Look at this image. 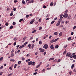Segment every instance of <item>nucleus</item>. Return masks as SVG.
<instances>
[{"label": "nucleus", "mask_w": 76, "mask_h": 76, "mask_svg": "<svg viewBox=\"0 0 76 76\" xmlns=\"http://www.w3.org/2000/svg\"><path fill=\"white\" fill-rule=\"evenodd\" d=\"M22 60H23V61L25 60V58H22Z\"/></svg>", "instance_id": "56"}, {"label": "nucleus", "mask_w": 76, "mask_h": 76, "mask_svg": "<svg viewBox=\"0 0 76 76\" xmlns=\"http://www.w3.org/2000/svg\"><path fill=\"white\" fill-rule=\"evenodd\" d=\"M14 3H16V2H17L18 1L17 0L14 1Z\"/></svg>", "instance_id": "58"}, {"label": "nucleus", "mask_w": 76, "mask_h": 76, "mask_svg": "<svg viewBox=\"0 0 76 76\" xmlns=\"http://www.w3.org/2000/svg\"><path fill=\"white\" fill-rule=\"evenodd\" d=\"M41 18H40L39 20V22H41Z\"/></svg>", "instance_id": "49"}, {"label": "nucleus", "mask_w": 76, "mask_h": 76, "mask_svg": "<svg viewBox=\"0 0 76 76\" xmlns=\"http://www.w3.org/2000/svg\"><path fill=\"white\" fill-rule=\"evenodd\" d=\"M34 0H31V1H30L28 2V3H34Z\"/></svg>", "instance_id": "6"}, {"label": "nucleus", "mask_w": 76, "mask_h": 76, "mask_svg": "<svg viewBox=\"0 0 76 76\" xmlns=\"http://www.w3.org/2000/svg\"><path fill=\"white\" fill-rule=\"evenodd\" d=\"M3 60V57H1L0 58V61H2V60Z\"/></svg>", "instance_id": "27"}, {"label": "nucleus", "mask_w": 76, "mask_h": 76, "mask_svg": "<svg viewBox=\"0 0 76 76\" xmlns=\"http://www.w3.org/2000/svg\"><path fill=\"white\" fill-rule=\"evenodd\" d=\"M9 69L10 70H12V68L11 67H10Z\"/></svg>", "instance_id": "61"}, {"label": "nucleus", "mask_w": 76, "mask_h": 76, "mask_svg": "<svg viewBox=\"0 0 76 76\" xmlns=\"http://www.w3.org/2000/svg\"><path fill=\"white\" fill-rule=\"evenodd\" d=\"M60 61H61V60L60 59L58 60L57 61V63H59V62H60Z\"/></svg>", "instance_id": "52"}, {"label": "nucleus", "mask_w": 76, "mask_h": 76, "mask_svg": "<svg viewBox=\"0 0 76 76\" xmlns=\"http://www.w3.org/2000/svg\"><path fill=\"white\" fill-rule=\"evenodd\" d=\"M48 45L45 44L44 45L43 48L45 49H47V48H48Z\"/></svg>", "instance_id": "3"}, {"label": "nucleus", "mask_w": 76, "mask_h": 76, "mask_svg": "<svg viewBox=\"0 0 76 76\" xmlns=\"http://www.w3.org/2000/svg\"><path fill=\"white\" fill-rule=\"evenodd\" d=\"M23 47H24V45H23L21 46H20L19 48H20V49H21V48H22Z\"/></svg>", "instance_id": "7"}, {"label": "nucleus", "mask_w": 76, "mask_h": 76, "mask_svg": "<svg viewBox=\"0 0 76 76\" xmlns=\"http://www.w3.org/2000/svg\"><path fill=\"white\" fill-rule=\"evenodd\" d=\"M34 44H32L31 46V48L32 49H33L34 48Z\"/></svg>", "instance_id": "19"}, {"label": "nucleus", "mask_w": 76, "mask_h": 76, "mask_svg": "<svg viewBox=\"0 0 76 76\" xmlns=\"http://www.w3.org/2000/svg\"><path fill=\"white\" fill-rule=\"evenodd\" d=\"M43 8H47V7L45 5H44L43 6Z\"/></svg>", "instance_id": "41"}, {"label": "nucleus", "mask_w": 76, "mask_h": 76, "mask_svg": "<svg viewBox=\"0 0 76 76\" xmlns=\"http://www.w3.org/2000/svg\"><path fill=\"white\" fill-rule=\"evenodd\" d=\"M20 50H18V51L17 52L18 53H20Z\"/></svg>", "instance_id": "51"}, {"label": "nucleus", "mask_w": 76, "mask_h": 76, "mask_svg": "<svg viewBox=\"0 0 76 76\" xmlns=\"http://www.w3.org/2000/svg\"><path fill=\"white\" fill-rule=\"evenodd\" d=\"M31 65H34V66H35V62H32Z\"/></svg>", "instance_id": "15"}, {"label": "nucleus", "mask_w": 76, "mask_h": 76, "mask_svg": "<svg viewBox=\"0 0 76 76\" xmlns=\"http://www.w3.org/2000/svg\"><path fill=\"white\" fill-rule=\"evenodd\" d=\"M27 43H28L27 42H26L24 44V45H26V44H27Z\"/></svg>", "instance_id": "55"}, {"label": "nucleus", "mask_w": 76, "mask_h": 76, "mask_svg": "<svg viewBox=\"0 0 76 76\" xmlns=\"http://www.w3.org/2000/svg\"><path fill=\"white\" fill-rule=\"evenodd\" d=\"M11 75H12V73L9 74L7 76H11Z\"/></svg>", "instance_id": "42"}, {"label": "nucleus", "mask_w": 76, "mask_h": 76, "mask_svg": "<svg viewBox=\"0 0 76 76\" xmlns=\"http://www.w3.org/2000/svg\"><path fill=\"white\" fill-rule=\"evenodd\" d=\"M21 63H22V61H19L18 62V64H20Z\"/></svg>", "instance_id": "23"}, {"label": "nucleus", "mask_w": 76, "mask_h": 76, "mask_svg": "<svg viewBox=\"0 0 76 76\" xmlns=\"http://www.w3.org/2000/svg\"><path fill=\"white\" fill-rule=\"evenodd\" d=\"M72 56H75V53H72Z\"/></svg>", "instance_id": "57"}, {"label": "nucleus", "mask_w": 76, "mask_h": 76, "mask_svg": "<svg viewBox=\"0 0 76 76\" xmlns=\"http://www.w3.org/2000/svg\"><path fill=\"white\" fill-rule=\"evenodd\" d=\"M37 72H35L34 73V75H37Z\"/></svg>", "instance_id": "63"}, {"label": "nucleus", "mask_w": 76, "mask_h": 76, "mask_svg": "<svg viewBox=\"0 0 76 76\" xmlns=\"http://www.w3.org/2000/svg\"><path fill=\"white\" fill-rule=\"evenodd\" d=\"M50 48H51V50H53L54 48V47L53 46V45H52L50 46Z\"/></svg>", "instance_id": "5"}, {"label": "nucleus", "mask_w": 76, "mask_h": 76, "mask_svg": "<svg viewBox=\"0 0 76 76\" xmlns=\"http://www.w3.org/2000/svg\"><path fill=\"white\" fill-rule=\"evenodd\" d=\"M45 51V50H44V49H42V50H40V52L41 53L42 52V53H44Z\"/></svg>", "instance_id": "9"}, {"label": "nucleus", "mask_w": 76, "mask_h": 76, "mask_svg": "<svg viewBox=\"0 0 76 76\" xmlns=\"http://www.w3.org/2000/svg\"><path fill=\"white\" fill-rule=\"evenodd\" d=\"M55 22V21H52L51 22V24H53V23H54Z\"/></svg>", "instance_id": "35"}, {"label": "nucleus", "mask_w": 76, "mask_h": 76, "mask_svg": "<svg viewBox=\"0 0 76 76\" xmlns=\"http://www.w3.org/2000/svg\"><path fill=\"white\" fill-rule=\"evenodd\" d=\"M38 55V52H36V53H35V55L36 56H37V55Z\"/></svg>", "instance_id": "54"}, {"label": "nucleus", "mask_w": 76, "mask_h": 76, "mask_svg": "<svg viewBox=\"0 0 76 76\" xmlns=\"http://www.w3.org/2000/svg\"><path fill=\"white\" fill-rule=\"evenodd\" d=\"M50 42H51V43H53L54 42V40L53 39L52 40L50 41Z\"/></svg>", "instance_id": "17"}, {"label": "nucleus", "mask_w": 76, "mask_h": 76, "mask_svg": "<svg viewBox=\"0 0 76 76\" xmlns=\"http://www.w3.org/2000/svg\"><path fill=\"white\" fill-rule=\"evenodd\" d=\"M67 39L68 41H70V39L71 40H72V39H71V37H69V38Z\"/></svg>", "instance_id": "28"}, {"label": "nucleus", "mask_w": 76, "mask_h": 76, "mask_svg": "<svg viewBox=\"0 0 76 76\" xmlns=\"http://www.w3.org/2000/svg\"><path fill=\"white\" fill-rule=\"evenodd\" d=\"M49 16H50V15L48 14L46 16V18H48Z\"/></svg>", "instance_id": "50"}, {"label": "nucleus", "mask_w": 76, "mask_h": 76, "mask_svg": "<svg viewBox=\"0 0 76 76\" xmlns=\"http://www.w3.org/2000/svg\"><path fill=\"white\" fill-rule=\"evenodd\" d=\"M13 24L14 25H16V23L15 22H13Z\"/></svg>", "instance_id": "43"}, {"label": "nucleus", "mask_w": 76, "mask_h": 76, "mask_svg": "<svg viewBox=\"0 0 76 76\" xmlns=\"http://www.w3.org/2000/svg\"><path fill=\"white\" fill-rule=\"evenodd\" d=\"M40 66V65L39 64L36 67V68H38V67H39Z\"/></svg>", "instance_id": "30"}, {"label": "nucleus", "mask_w": 76, "mask_h": 76, "mask_svg": "<svg viewBox=\"0 0 76 76\" xmlns=\"http://www.w3.org/2000/svg\"><path fill=\"white\" fill-rule=\"evenodd\" d=\"M61 22V21H58V23L56 25V26H58V25H60Z\"/></svg>", "instance_id": "4"}, {"label": "nucleus", "mask_w": 76, "mask_h": 76, "mask_svg": "<svg viewBox=\"0 0 76 76\" xmlns=\"http://www.w3.org/2000/svg\"><path fill=\"white\" fill-rule=\"evenodd\" d=\"M39 44L40 45L42 44V41H40L39 42Z\"/></svg>", "instance_id": "20"}, {"label": "nucleus", "mask_w": 76, "mask_h": 76, "mask_svg": "<svg viewBox=\"0 0 76 76\" xmlns=\"http://www.w3.org/2000/svg\"><path fill=\"white\" fill-rule=\"evenodd\" d=\"M31 60V59H29L28 60H26V61L28 62V61H29Z\"/></svg>", "instance_id": "37"}, {"label": "nucleus", "mask_w": 76, "mask_h": 76, "mask_svg": "<svg viewBox=\"0 0 76 76\" xmlns=\"http://www.w3.org/2000/svg\"><path fill=\"white\" fill-rule=\"evenodd\" d=\"M42 27H40L39 28V30H41V29H42Z\"/></svg>", "instance_id": "44"}, {"label": "nucleus", "mask_w": 76, "mask_h": 76, "mask_svg": "<svg viewBox=\"0 0 76 76\" xmlns=\"http://www.w3.org/2000/svg\"><path fill=\"white\" fill-rule=\"evenodd\" d=\"M63 35V33H62V32H61L59 34V37H61V35Z\"/></svg>", "instance_id": "8"}, {"label": "nucleus", "mask_w": 76, "mask_h": 76, "mask_svg": "<svg viewBox=\"0 0 76 76\" xmlns=\"http://www.w3.org/2000/svg\"><path fill=\"white\" fill-rule=\"evenodd\" d=\"M32 64V61H30L28 62V65H31V64Z\"/></svg>", "instance_id": "13"}, {"label": "nucleus", "mask_w": 76, "mask_h": 76, "mask_svg": "<svg viewBox=\"0 0 76 76\" xmlns=\"http://www.w3.org/2000/svg\"><path fill=\"white\" fill-rule=\"evenodd\" d=\"M51 60H54V58H51Z\"/></svg>", "instance_id": "59"}, {"label": "nucleus", "mask_w": 76, "mask_h": 76, "mask_svg": "<svg viewBox=\"0 0 76 76\" xmlns=\"http://www.w3.org/2000/svg\"><path fill=\"white\" fill-rule=\"evenodd\" d=\"M76 26H75L73 28V29H76Z\"/></svg>", "instance_id": "39"}, {"label": "nucleus", "mask_w": 76, "mask_h": 76, "mask_svg": "<svg viewBox=\"0 0 76 76\" xmlns=\"http://www.w3.org/2000/svg\"><path fill=\"white\" fill-rule=\"evenodd\" d=\"M73 34H74L73 32H72L71 34V35H73Z\"/></svg>", "instance_id": "62"}, {"label": "nucleus", "mask_w": 76, "mask_h": 76, "mask_svg": "<svg viewBox=\"0 0 76 76\" xmlns=\"http://www.w3.org/2000/svg\"><path fill=\"white\" fill-rule=\"evenodd\" d=\"M36 32V30H34V31H32V33L33 34H34V33H35Z\"/></svg>", "instance_id": "33"}, {"label": "nucleus", "mask_w": 76, "mask_h": 76, "mask_svg": "<svg viewBox=\"0 0 76 76\" xmlns=\"http://www.w3.org/2000/svg\"><path fill=\"white\" fill-rule=\"evenodd\" d=\"M68 22H69V21H66V22H65V23H68Z\"/></svg>", "instance_id": "64"}, {"label": "nucleus", "mask_w": 76, "mask_h": 76, "mask_svg": "<svg viewBox=\"0 0 76 76\" xmlns=\"http://www.w3.org/2000/svg\"><path fill=\"white\" fill-rule=\"evenodd\" d=\"M26 18H29V15H27L26 16Z\"/></svg>", "instance_id": "53"}, {"label": "nucleus", "mask_w": 76, "mask_h": 76, "mask_svg": "<svg viewBox=\"0 0 76 76\" xmlns=\"http://www.w3.org/2000/svg\"><path fill=\"white\" fill-rule=\"evenodd\" d=\"M13 11H11V13L10 14V16H13Z\"/></svg>", "instance_id": "11"}, {"label": "nucleus", "mask_w": 76, "mask_h": 76, "mask_svg": "<svg viewBox=\"0 0 76 76\" xmlns=\"http://www.w3.org/2000/svg\"><path fill=\"white\" fill-rule=\"evenodd\" d=\"M2 74H3V72H1L0 73V76H1V75H2Z\"/></svg>", "instance_id": "60"}, {"label": "nucleus", "mask_w": 76, "mask_h": 76, "mask_svg": "<svg viewBox=\"0 0 76 76\" xmlns=\"http://www.w3.org/2000/svg\"><path fill=\"white\" fill-rule=\"evenodd\" d=\"M45 72V69H43L42 70V73H43V72Z\"/></svg>", "instance_id": "25"}, {"label": "nucleus", "mask_w": 76, "mask_h": 76, "mask_svg": "<svg viewBox=\"0 0 76 76\" xmlns=\"http://www.w3.org/2000/svg\"><path fill=\"white\" fill-rule=\"evenodd\" d=\"M72 57L73 58H74V59H76V55H75L74 56H72Z\"/></svg>", "instance_id": "16"}, {"label": "nucleus", "mask_w": 76, "mask_h": 76, "mask_svg": "<svg viewBox=\"0 0 76 76\" xmlns=\"http://www.w3.org/2000/svg\"><path fill=\"white\" fill-rule=\"evenodd\" d=\"M68 16H69V15H68L67 13H64V15H63V17H64V18H67Z\"/></svg>", "instance_id": "2"}, {"label": "nucleus", "mask_w": 76, "mask_h": 76, "mask_svg": "<svg viewBox=\"0 0 76 76\" xmlns=\"http://www.w3.org/2000/svg\"><path fill=\"white\" fill-rule=\"evenodd\" d=\"M66 51H65L64 53H63V54L64 55V54H66Z\"/></svg>", "instance_id": "47"}, {"label": "nucleus", "mask_w": 76, "mask_h": 76, "mask_svg": "<svg viewBox=\"0 0 76 76\" xmlns=\"http://www.w3.org/2000/svg\"><path fill=\"white\" fill-rule=\"evenodd\" d=\"M22 3L23 4H25V2L24 0H23L22 1Z\"/></svg>", "instance_id": "24"}, {"label": "nucleus", "mask_w": 76, "mask_h": 76, "mask_svg": "<svg viewBox=\"0 0 76 76\" xmlns=\"http://www.w3.org/2000/svg\"><path fill=\"white\" fill-rule=\"evenodd\" d=\"M16 42H15L14 43V46H15V45H16Z\"/></svg>", "instance_id": "48"}, {"label": "nucleus", "mask_w": 76, "mask_h": 76, "mask_svg": "<svg viewBox=\"0 0 76 76\" xmlns=\"http://www.w3.org/2000/svg\"><path fill=\"white\" fill-rule=\"evenodd\" d=\"M3 68V66L2 65L1 66L0 69H2Z\"/></svg>", "instance_id": "38"}, {"label": "nucleus", "mask_w": 76, "mask_h": 76, "mask_svg": "<svg viewBox=\"0 0 76 76\" xmlns=\"http://www.w3.org/2000/svg\"><path fill=\"white\" fill-rule=\"evenodd\" d=\"M74 66H75V64H73L72 65V66H71L72 69H73Z\"/></svg>", "instance_id": "18"}, {"label": "nucleus", "mask_w": 76, "mask_h": 76, "mask_svg": "<svg viewBox=\"0 0 76 76\" xmlns=\"http://www.w3.org/2000/svg\"><path fill=\"white\" fill-rule=\"evenodd\" d=\"M22 21H23V18L21 19L20 20L19 22H21Z\"/></svg>", "instance_id": "10"}, {"label": "nucleus", "mask_w": 76, "mask_h": 76, "mask_svg": "<svg viewBox=\"0 0 76 76\" xmlns=\"http://www.w3.org/2000/svg\"><path fill=\"white\" fill-rule=\"evenodd\" d=\"M13 10L14 11H15V10H16V8H14Z\"/></svg>", "instance_id": "46"}, {"label": "nucleus", "mask_w": 76, "mask_h": 76, "mask_svg": "<svg viewBox=\"0 0 76 76\" xmlns=\"http://www.w3.org/2000/svg\"><path fill=\"white\" fill-rule=\"evenodd\" d=\"M71 17H70V16L68 17L67 19H71Z\"/></svg>", "instance_id": "40"}, {"label": "nucleus", "mask_w": 76, "mask_h": 76, "mask_svg": "<svg viewBox=\"0 0 76 76\" xmlns=\"http://www.w3.org/2000/svg\"><path fill=\"white\" fill-rule=\"evenodd\" d=\"M16 66H17V64H16L15 65L14 69H15V68H16Z\"/></svg>", "instance_id": "36"}, {"label": "nucleus", "mask_w": 76, "mask_h": 76, "mask_svg": "<svg viewBox=\"0 0 76 76\" xmlns=\"http://www.w3.org/2000/svg\"><path fill=\"white\" fill-rule=\"evenodd\" d=\"M13 56H14V54H13V53H12L11 54V57H13Z\"/></svg>", "instance_id": "22"}, {"label": "nucleus", "mask_w": 76, "mask_h": 76, "mask_svg": "<svg viewBox=\"0 0 76 76\" xmlns=\"http://www.w3.org/2000/svg\"><path fill=\"white\" fill-rule=\"evenodd\" d=\"M66 57H70V58H72V53H70V52H69L66 55Z\"/></svg>", "instance_id": "1"}, {"label": "nucleus", "mask_w": 76, "mask_h": 76, "mask_svg": "<svg viewBox=\"0 0 76 76\" xmlns=\"http://www.w3.org/2000/svg\"><path fill=\"white\" fill-rule=\"evenodd\" d=\"M15 61V60L14 59H11L10 60V61Z\"/></svg>", "instance_id": "29"}, {"label": "nucleus", "mask_w": 76, "mask_h": 76, "mask_svg": "<svg viewBox=\"0 0 76 76\" xmlns=\"http://www.w3.org/2000/svg\"><path fill=\"white\" fill-rule=\"evenodd\" d=\"M53 4H54V3L52 2L50 4V6H53Z\"/></svg>", "instance_id": "14"}, {"label": "nucleus", "mask_w": 76, "mask_h": 76, "mask_svg": "<svg viewBox=\"0 0 76 76\" xmlns=\"http://www.w3.org/2000/svg\"><path fill=\"white\" fill-rule=\"evenodd\" d=\"M46 53H47V52H44V53H43L44 56H45V55L46 54Z\"/></svg>", "instance_id": "45"}, {"label": "nucleus", "mask_w": 76, "mask_h": 76, "mask_svg": "<svg viewBox=\"0 0 76 76\" xmlns=\"http://www.w3.org/2000/svg\"><path fill=\"white\" fill-rule=\"evenodd\" d=\"M75 42H74L72 44V46L73 47L75 45Z\"/></svg>", "instance_id": "32"}, {"label": "nucleus", "mask_w": 76, "mask_h": 76, "mask_svg": "<svg viewBox=\"0 0 76 76\" xmlns=\"http://www.w3.org/2000/svg\"><path fill=\"white\" fill-rule=\"evenodd\" d=\"M5 25H6V26H8V25H9V23H6Z\"/></svg>", "instance_id": "26"}, {"label": "nucleus", "mask_w": 76, "mask_h": 76, "mask_svg": "<svg viewBox=\"0 0 76 76\" xmlns=\"http://www.w3.org/2000/svg\"><path fill=\"white\" fill-rule=\"evenodd\" d=\"M58 34V33L57 32H55L54 33V34L55 35H57Z\"/></svg>", "instance_id": "21"}, {"label": "nucleus", "mask_w": 76, "mask_h": 76, "mask_svg": "<svg viewBox=\"0 0 76 76\" xmlns=\"http://www.w3.org/2000/svg\"><path fill=\"white\" fill-rule=\"evenodd\" d=\"M63 19V17L61 16L60 18V20H62V19Z\"/></svg>", "instance_id": "31"}, {"label": "nucleus", "mask_w": 76, "mask_h": 76, "mask_svg": "<svg viewBox=\"0 0 76 76\" xmlns=\"http://www.w3.org/2000/svg\"><path fill=\"white\" fill-rule=\"evenodd\" d=\"M58 47H59L58 45H57L56 46H55V48H58Z\"/></svg>", "instance_id": "12"}, {"label": "nucleus", "mask_w": 76, "mask_h": 76, "mask_svg": "<svg viewBox=\"0 0 76 76\" xmlns=\"http://www.w3.org/2000/svg\"><path fill=\"white\" fill-rule=\"evenodd\" d=\"M13 28V26H11L10 27V29H12V28Z\"/></svg>", "instance_id": "34"}]
</instances>
